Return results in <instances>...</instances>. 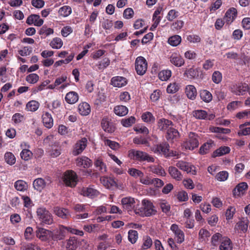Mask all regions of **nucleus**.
Returning a JSON list of instances; mask_svg holds the SVG:
<instances>
[{"instance_id":"1","label":"nucleus","mask_w":250,"mask_h":250,"mask_svg":"<svg viewBox=\"0 0 250 250\" xmlns=\"http://www.w3.org/2000/svg\"><path fill=\"white\" fill-rule=\"evenodd\" d=\"M37 215L38 218L42 224L51 225L54 222L52 214L44 207H40L37 208Z\"/></svg>"},{"instance_id":"2","label":"nucleus","mask_w":250,"mask_h":250,"mask_svg":"<svg viewBox=\"0 0 250 250\" xmlns=\"http://www.w3.org/2000/svg\"><path fill=\"white\" fill-rule=\"evenodd\" d=\"M142 204V207L140 209L141 215L150 216L156 213V210L155 209L153 204L150 201L143 200Z\"/></svg>"},{"instance_id":"3","label":"nucleus","mask_w":250,"mask_h":250,"mask_svg":"<svg viewBox=\"0 0 250 250\" xmlns=\"http://www.w3.org/2000/svg\"><path fill=\"white\" fill-rule=\"evenodd\" d=\"M63 181L66 186L74 187L78 182L77 174L73 170H67L63 174Z\"/></svg>"},{"instance_id":"4","label":"nucleus","mask_w":250,"mask_h":250,"mask_svg":"<svg viewBox=\"0 0 250 250\" xmlns=\"http://www.w3.org/2000/svg\"><path fill=\"white\" fill-rule=\"evenodd\" d=\"M135 68L137 74L142 76L146 73L147 69V62L145 58L139 56L136 59Z\"/></svg>"},{"instance_id":"5","label":"nucleus","mask_w":250,"mask_h":250,"mask_svg":"<svg viewBox=\"0 0 250 250\" xmlns=\"http://www.w3.org/2000/svg\"><path fill=\"white\" fill-rule=\"evenodd\" d=\"M199 146L198 136L193 132H190L188 139L183 143V146L186 149L193 150Z\"/></svg>"},{"instance_id":"6","label":"nucleus","mask_w":250,"mask_h":250,"mask_svg":"<svg viewBox=\"0 0 250 250\" xmlns=\"http://www.w3.org/2000/svg\"><path fill=\"white\" fill-rule=\"evenodd\" d=\"M81 195L90 198H94L97 197L99 192L95 188L94 186H90L88 187H83L80 190Z\"/></svg>"},{"instance_id":"7","label":"nucleus","mask_w":250,"mask_h":250,"mask_svg":"<svg viewBox=\"0 0 250 250\" xmlns=\"http://www.w3.org/2000/svg\"><path fill=\"white\" fill-rule=\"evenodd\" d=\"M87 140L84 137L80 140L77 142L74 146L72 154L74 156H77L81 154L87 146Z\"/></svg>"},{"instance_id":"8","label":"nucleus","mask_w":250,"mask_h":250,"mask_svg":"<svg viewBox=\"0 0 250 250\" xmlns=\"http://www.w3.org/2000/svg\"><path fill=\"white\" fill-rule=\"evenodd\" d=\"M36 235L37 237L41 240L45 241L52 237L53 233L48 229L38 227L36 231Z\"/></svg>"},{"instance_id":"9","label":"nucleus","mask_w":250,"mask_h":250,"mask_svg":"<svg viewBox=\"0 0 250 250\" xmlns=\"http://www.w3.org/2000/svg\"><path fill=\"white\" fill-rule=\"evenodd\" d=\"M176 166L180 169L186 171L188 173L196 174L195 167L188 162L179 161L176 163Z\"/></svg>"},{"instance_id":"10","label":"nucleus","mask_w":250,"mask_h":250,"mask_svg":"<svg viewBox=\"0 0 250 250\" xmlns=\"http://www.w3.org/2000/svg\"><path fill=\"white\" fill-rule=\"evenodd\" d=\"M231 92L237 95H243L249 91V87L245 83H238L231 87Z\"/></svg>"},{"instance_id":"11","label":"nucleus","mask_w":250,"mask_h":250,"mask_svg":"<svg viewBox=\"0 0 250 250\" xmlns=\"http://www.w3.org/2000/svg\"><path fill=\"white\" fill-rule=\"evenodd\" d=\"M169 144L167 143H163L159 145L155 146L152 149V150L155 153L162 154L168 157L169 156Z\"/></svg>"},{"instance_id":"12","label":"nucleus","mask_w":250,"mask_h":250,"mask_svg":"<svg viewBox=\"0 0 250 250\" xmlns=\"http://www.w3.org/2000/svg\"><path fill=\"white\" fill-rule=\"evenodd\" d=\"M170 229L174 233L176 241L178 243H182L185 240V235L184 232L181 230L176 224H172L171 226Z\"/></svg>"},{"instance_id":"13","label":"nucleus","mask_w":250,"mask_h":250,"mask_svg":"<svg viewBox=\"0 0 250 250\" xmlns=\"http://www.w3.org/2000/svg\"><path fill=\"white\" fill-rule=\"evenodd\" d=\"M158 128L161 131L168 130V128L173 126L172 121L165 118H162L157 121Z\"/></svg>"},{"instance_id":"14","label":"nucleus","mask_w":250,"mask_h":250,"mask_svg":"<svg viewBox=\"0 0 250 250\" xmlns=\"http://www.w3.org/2000/svg\"><path fill=\"white\" fill-rule=\"evenodd\" d=\"M54 213L58 217L64 219H68L71 217L70 213L67 209L59 207L54 208Z\"/></svg>"},{"instance_id":"15","label":"nucleus","mask_w":250,"mask_h":250,"mask_svg":"<svg viewBox=\"0 0 250 250\" xmlns=\"http://www.w3.org/2000/svg\"><path fill=\"white\" fill-rule=\"evenodd\" d=\"M121 203L124 209L130 211L134 208L135 201L133 198L126 197L122 199Z\"/></svg>"},{"instance_id":"16","label":"nucleus","mask_w":250,"mask_h":250,"mask_svg":"<svg viewBox=\"0 0 250 250\" xmlns=\"http://www.w3.org/2000/svg\"><path fill=\"white\" fill-rule=\"evenodd\" d=\"M26 22L29 25L34 24L35 26H40L43 24V20L40 18L39 15L33 14L27 18Z\"/></svg>"},{"instance_id":"17","label":"nucleus","mask_w":250,"mask_h":250,"mask_svg":"<svg viewBox=\"0 0 250 250\" xmlns=\"http://www.w3.org/2000/svg\"><path fill=\"white\" fill-rule=\"evenodd\" d=\"M249 223V220L247 218H243L236 224L234 229L239 233H245L248 229Z\"/></svg>"},{"instance_id":"18","label":"nucleus","mask_w":250,"mask_h":250,"mask_svg":"<svg viewBox=\"0 0 250 250\" xmlns=\"http://www.w3.org/2000/svg\"><path fill=\"white\" fill-rule=\"evenodd\" d=\"M101 126L103 130L109 133H112L115 130V127L112 122L106 118H103L101 121Z\"/></svg>"},{"instance_id":"19","label":"nucleus","mask_w":250,"mask_h":250,"mask_svg":"<svg viewBox=\"0 0 250 250\" xmlns=\"http://www.w3.org/2000/svg\"><path fill=\"white\" fill-rule=\"evenodd\" d=\"M237 14V10L234 8H231L226 13L224 20L228 23H231L235 19Z\"/></svg>"},{"instance_id":"20","label":"nucleus","mask_w":250,"mask_h":250,"mask_svg":"<svg viewBox=\"0 0 250 250\" xmlns=\"http://www.w3.org/2000/svg\"><path fill=\"white\" fill-rule=\"evenodd\" d=\"M127 83L126 79L123 77L116 76L111 80V84L115 87H121Z\"/></svg>"},{"instance_id":"21","label":"nucleus","mask_w":250,"mask_h":250,"mask_svg":"<svg viewBox=\"0 0 250 250\" xmlns=\"http://www.w3.org/2000/svg\"><path fill=\"white\" fill-rule=\"evenodd\" d=\"M76 164L78 166L87 168L92 166V161L87 157L82 156L77 159Z\"/></svg>"},{"instance_id":"22","label":"nucleus","mask_w":250,"mask_h":250,"mask_svg":"<svg viewBox=\"0 0 250 250\" xmlns=\"http://www.w3.org/2000/svg\"><path fill=\"white\" fill-rule=\"evenodd\" d=\"M170 61L171 63L177 67H180L185 63L183 58L177 54H172L170 58Z\"/></svg>"},{"instance_id":"23","label":"nucleus","mask_w":250,"mask_h":250,"mask_svg":"<svg viewBox=\"0 0 250 250\" xmlns=\"http://www.w3.org/2000/svg\"><path fill=\"white\" fill-rule=\"evenodd\" d=\"M65 100L69 104H74L79 100V95L76 92L70 91L66 94Z\"/></svg>"},{"instance_id":"24","label":"nucleus","mask_w":250,"mask_h":250,"mask_svg":"<svg viewBox=\"0 0 250 250\" xmlns=\"http://www.w3.org/2000/svg\"><path fill=\"white\" fill-rule=\"evenodd\" d=\"M168 171L171 177L177 181H180L183 178V175L178 169L173 166L168 167Z\"/></svg>"},{"instance_id":"25","label":"nucleus","mask_w":250,"mask_h":250,"mask_svg":"<svg viewBox=\"0 0 250 250\" xmlns=\"http://www.w3.org/2000/svg\"><path fill=\"white\" fill-rule=\"evenodd\" d=\"M78 111L83 116L88 115L91 112L90 106L86 102L82 103L78 106Z\"/></svg>"},{"instance_id":"26","label":"nucleus","mask_w":250,"mask_h":250,"mask_svg":"<svg viewBox=\"0 0 250 250\" xmlns=\"http://www.w3.org/2000/svg\"><path fill=\"white\" fill-rule=\"evenodd\" d=\"M42 120L44 126L50 128L53 125V120L51 115L48 112H45L42 115Z\"/></svg>"},{"instance_id":"27","label":"nucleus","mask_w":250,"mask_h":250,"mask_svg":"<svg viewBox=\"0 0 250 250\" xmlns=\"http://www.w3.org/2000/svg\"><path fill=\"white\" fill-rule=\"evenodd\" d=\"M220 250H232V244L230 239L228 237H225L221 240V244L219 246Z\"/></svg>"},{"instance_id":"28","label":"nucleus","mask_w":250,"mask_h":250,"mask_svg":"<svg viewBox=\"0 0 250 250\" xmlns=\"http://www.w3.org/2000/svg\"><path fill=\"white\" fill-rule=\"evenodd\" d=\"M185 92L188 98L193 100L197 96V90L194 86L192 85H188L185 89Z\"/></svg>"},{"instance_id":"29","label":"nucleus","mask_w":250,"mask_h":250,"mask_svg":"<svg viewBox=\"0 0 250 250\" xmlns=\"http://www.w3.org/2000/svg\"><path fill=\"white\" fill-rule=\"evenodd\" d=\"M33 185L36 190L41 191L45 188L46 183L44 179L39 178L34 181Z\"/></svg>"},{"instance_id":"30","label":"nucleus","mask_w":250,"mask_h":250,"mask_svg":"<svg viewBox=\"0 0 250 250\" xmlns=\"http://www.w3.org/2000/svg\"><path fill=\"white\" fill-rule=\"evenodd\" d=\"M148 168L149 169V171L157 175L164 176L166 174L164 169L161 166L150 165L149 166Z\"/></svg>"},{"instance_id":"31","label":"nucleus","mask_w":250,"mask_h":250,"mask_svg":"<svg viewBox=\"0 0 250 250\" xmlns=\"http://www.w3.org/2000/svg\"><path fill=\"white\" fill-rule=\"evenodd\" d=\"M179 137V133L178 131L174 128L173 126L168 128L167 133V140H172L176 139Z\"/></svg>"},{"instance_id":"32","label":"nucleus","mask_w":250,"mask_h":250,"mask_svg":"<svg viewBox=\"0 0 250 250\" xmlns=\"http://www.w3.org/2000/svg\"><path fill=\"white\" fill-rule=\"evenodd\" d=\"M114 113L119 116H124L126 115L128 112V108L124 105H117L114 107Z\"/></svg>"},{"instance_id":"33","label":"nucleus","mask_w":250,"mask_h":250,"mask_svg":"<svg viewBox=\"0 0 250 250\" xmlns=\"http://www.w3.org/2000/svg\"><path fill=\"white\" fill-rule=\"evenodd\" d=\"M78 247V242L75 237H71L67 242V250H76Z\"/></svg>"},{"instance_id":"34","label":"nucleus","mask_w":250,"mask_h":250,"mask_svg":"<svg viewBox=\"0 0 250 250\" xmlns=\"http://www.w3.org/2000/svg\"><path fill=\"white\" fill-rule=\"evenodd\" d=\"M40 104L38 102L34 100L28 102L26 105V109L29 111H35L39 107Z\"/></svg>"},{"instance_id":"35","label":"nucleus","mask_w":250,"mask_h":250,"mask_svg":"<svg viewBox=\"0 0 250 250\" xmlns=\"http://www.w3.org/2000/svg\"><path fill=\"white\" fill-rule=\"evenodd\" d=\"M171 76V71L168 69L163 70L158 74L159 78L162 81L168 80Z\"/></svg>"},{"instance_id":"36","label":"nucleus","mask_w":250,"mask_h":250,"mask_svg":"<svg viewBox=\"0 0 250 250\" xmlns=\"http://www.w3.org/2000/svg\"><path fill=\"white\" fill-rule=\"evenodd\" d=\"M94 165L101 173H104L106 171V167L105 164L100 159H97Z\"/></svg>"},{"instance_id":"37","label":"nucleus","mask_w":250,"mask_h":250,"mask_svg":"<svg viewBox=\"0 0 250 250\" xmlns=\"http://www.w3.org/2000/svg\"><path fill=\"white\" fill-rule=\"evenodd\" d=\"M200 96L201 99L206 103H209L212 99V94L207 90L201 91Z\"/></svg>"},{"instance_id":"38","label":"nucleus","mask_w":250,"mask_h":250,"mask_svg":"<svg viewBox=\"0 0 250 250\" xmlns=\"http://www.w3.org/2000/svg\"><path fill=\"white\" fill-rule=\"evenodd\" d=\"M193 116L196 119L205 120L208 117V113L204 110H196L193 112Z\"/></svg>"},{"instance_id":"39","label":"nucleus","mask_w":250,"mask_h":250,"mask_svg":"<svg viewBox=\"0 0 250 250\" xmlns=\"http://www.w3.org/2000/svg\"><path fill=\"white\" fill-rule=\"evenodd\" d=\"M230 151L229 147L228 146L220 147L219 148L216 149L213 153V157H217L223 155L224 154L229 153Z\"/></svg>"},{"instance_id":"40","label":"nucleus","mask_w":250,"mask_h":250,"mask_svg":"<svg viewBox=\"0 0 250 250\" xmlns=\"http://www.w3.org/2000/svg\"><path fill=\"white\" fill-rule=\"evenodd\" d=\"M142 119L147 123H153L155 122V117L150 112L144 113L142 115Z\"/></svg>"},{"instance_id":"41","label":"nucleus","mask_w":250,"mask_h":250,"mask_svg":"<svg viewBox=\"0 0 250 250\" xmlns=\"http://www.w3.org/2000/svg\"><path fill=\"white\" fill-rule=\"evenodd\" d=\"M5 162L9 165H13L16 163V158L11 152H7L4 156Z\"/></svg>"},{"instance_id":"42","label":"nucleus","mask_w":250,"mask_h":250,"mask_svg":"<svg viewBox=\"0 0 250 250\" xmlns=\"http://www.w3.org/2000/svg\"><path fill=\"white\" fill-rule=\"evenodd\" d=\"M62 45L63 42L59 38H54L50 43V45L54 49H60Z\"/></svg>"},{"instance_id":"43","label":"nucleus","mask_w":250,"mask_h":250,"mask_svg":"<svg viewBox=\"0 0 250 250\" xmlns=\"http://www.w3.org/2000/svg\"><path fill=\"white\" fill-rule=\"evenodd\" d=\"M132 154L134 158L138 161H144L146 152L139 150H132Z\"/></svg>"},{"instance_id":"44","label":"nucleus","mask_w":250,"mask_h":250,"mask_svg":"<svg viewBox=\"0 0 250 250\" xmlns=\"http://www.w3.org/2000/svg\"><path fill=\"white\" fill-rule=\"evenodd\" d=\"M169 44L173 46H176L181 42V37L179 35L171 36L168 39Z\"/></svg>"},{"instance_id":"45","label":"nucleus","mask_w":250,"mask_h":250,"mask_svg":"<svg viewBox=\"0 0 250 250\" xmlns=\"http://www.w3.org/2000/svg\"><path fill=\"white\" fill-rule=\"evenodd\" d=\"M248 185L245 182H242L239 184L234 189V194H239L241 192L246 190L248 188Z\"/></svg>"},{"instance_id":"46","label":"nucleus","mask_w":250,"mask_h":250,"mask_svg":"<svg viewBox=\"0 0 250 250\" xmlns=\"http://www.w3.org/2000/svg\"><path fill=\"white\" fill-rule=\"evenodd\" d=\"M135 118L133 116L126 119H123L121 120L122 125L126 127H129L134 124L135 122Z\"/></svg>"},{"instance_id":"47","label":"nucleus","mask_w":250,"mask_h":250,"mask_svg":"<svg viewBox=\"0 0 250 250\" xmlns=\"http://www.w3.org/2000/svg\"><path fill=\"white\" fill-rule=\"evenodd\" d=\"M71 12V8L69 6H63L61 7L59 11L60 15L64 17L68 16Z\"/></svg>"},{"instance_id":"48","label":"nucleus","mask_w":250,"mask_h":250,"mask_svg":"<svg viewBox=\"0 0 250 250\" xmlns=\"http://www.w3.org/2000/svg\"><path fill=\"white\" fill-rule=\"evenodd\" d=\"M15 188L19 191H24L26 189V183L23 180H18L14 184Z\"/></svg>"},{"instance_id":"49","label":"nucleus","mask_w":250,"mask_h":250,"mask_svg":"<svg viewBox=\"0 0 250 250\" xmlns=\"http://www.w3.org/2000/svg\"><path fill=\"white\" fill-rule=\"evenodd\" d=\"M128 240L132 243H135L138 239V232L135 230H130L128 232Z\"/></svg>"},{"instance_id":"50","label":"nucleus","mask_w":250,"mask_h":250,"mask_svg":"<svg viewBox=\"0 0 250 250\" xmlns=\"http://www.w3.org/2000/svg\"><path fill=\"white\" fill-rule=\"evenodd\" d=\"M53 30L51 28H48L46 26H43L40 30L39 34L46 37L53 33Z\"/></svg>"},{"instance_id":"51","label":"nucleus","mask_w":250,"mask_h":250,"mask_svg":"<svg viewBox=\"0 0 250 250\" xmlns=\"http://www.w3.org/2000/svg\"><path fill=\"white\" fill-rule=\"evenodd\" d=\"M179 89L178 84L176 83H173L168 85L167 91L168 93H175L178 91Z\"/></svg>"},{"instance_id":"52","label":"nucleus","mask_w":250,"mask_h":250,"mask_svg":"<svg viewBox=\"0 0 250 250\" xmlns=\"http://www.w3.org/2000/svg\"><path fill=\"white\" fill-rule=\"evenodd\" d=\"M32 154V152L30 150L24 149L21 151L20 155L22 159L28 161L31 158Z\"/></svg>"},{"instance_id":"53","label":"nucleus","mask_w":250,"mask_h":250,"mask_svg":"<svg viewBox=\"0 0 250 250\" xmlns=\"http://www.w3.org/2000/svg\"><path fill=\"white\" fill-rule=\"evenodd\" d=\"M222 79V75L221 72L218 71H214L212 75V81L216 83H219Z\"/></svg>"},{"instance_id":"54","label":"nucleus","mask_w":250,"mask_h":250,"mask_svg":"<svg viewBox=\"0 0 250 250\" xmlns=\"http://www.w3.org/2000/svg\"><path fill=\"white\" fill-rule=\"evenodd\" d=\"M184 75L189 79H193L198 75V71L196 69L191 68L186 70Z\"/></svg>"},{"instance_id":"55","label":"nucleus","mask_w":250,"mask_h":250,"mask_svg":"<svg viewBox=\"0 0 250 250\" xmlns=\"http://www.w3.org/2000/svg\"><path fill=\"white\" fill-rule=\"evenodd\" d=\"M25 119L24 116L19 113L14 114L12 117V121L15 124H19L23 122Z\"/></svg>"},{"instance_id":"56","label":"nucleus","mask_w":250,"mask_h":250,"mask_svg":"<svg viewBox=\"0 0 250 250\" xmlns=\"http://www.w3.org/2000/svg\"><path fill=\"white\" fill-rule=\"evenodd\" d=\"M128 172L131 176L135 178H140L144 176V173L141 171L136 168H130L128 169Z\"/></svg>"},{"instance_id":"57","label":"nucleus","mask_w":250,"mask_h":250,"mask_svg":"<svg viewBox=\"0 0 250 250\" xmlns=\"http://www.w3.org/2000/svg\"><path fill=\"white\" fill-rule=\"evenodd\" d=\"M229 176V173L226 171H220L216 175V179L219 181H226Z\"/></svg>"},{"instance_id":"58","label":"nucleus","mask_w":250,"mask_h":250,"mask_svg":"<svg viewBox=\"0 0 250 250\" xmlns=\"http://www.w3.org/2000/svg\"><path fill=\"white\" fill-rule=\"evenodd\" d=\"M26 80L30 83H35L39 80V76L35 73H32L26 77Z\"/></svg>"},{"instance_id":"59","label":"nucleus","mask_w":250,"mask_h":250,"mask_svg":"<svg viewBox=\"0 0 250 250\" xmlns=\"http://www.w3.org/2000/svg\"><path fill=\"white\" fill-rule=\"evenodd\" d=\"M210 130L213 132L223 134H228L230 132V130L229 128H224L220 127H212L210 128Z\"/></svg>"},{"instance_id":"60","label":"nucleus","mask_w":250,"mask_h":250,"mask_svg":"<svg viewBox=\"0 0 250 250\" xmlns=\"http://www.w3.org/2000/svg\"><path fill=\"white\" fill-rule=\"evenodd\" d=\"M223 237H222V235L221 234L219 233H216L214 234L211 238V243L212 245L216 246L218 244V242L219 241L221 242V240Z\"/></svg>"},{"instance_id":"61","label":"nucleus","mask_w":250,"mask_h":250,"mask_svg":"<svg viewBox=\"0 0 250 250\" xmlns=\"http://www.w3.org/2000/svg\"><path fill=\"white\" fill-rule=\"evenodd\" d=\"M212 144L213 142H208L204 144L200 148V153L202 154L207 153L208 151L212 146Z\"/></svg>"},{"instance_id":"62","label":"nucleus","mask_w":250,"mask_h":250,"mask_svg":"<svg viewBox=\"0 0 250 250\" xmlns=\"http://www.w3.org/2000/svg\"><path fill=\"white\" fill-rule=\"evenodd\" d=\"M32 47L29 46H26L22 48L21 50H19V53L21 56H26L29 55L32 52Z\"/></svg>"},{"instance_id":"63","label":"nucleus","mask_w":250,"mask_h":250,"mask_svg":"<svg viewBox=\"0 0 250 250\" xmlns=\"http://www.w3.org/2000/svg\"><path fill=\"white\" fill-rule=\"evenodd\" d=\"M245 125H240V130L238 132L239 136L247 135L250 134V127L245 128Z\"/></svg>"},{"instance_id":"64","label":"nucleus","mask_w":250,"mask_h":250,"mask_svg":"<svg viewBox=\"0 0 250 250\" xmlns=\"http://www.w3.org/2000/svg\"><path fill=\"white\" fill-rule=\"evenodd\" d=\"M152 244V241L150 237L146 236L144 238V242L142 246V249L146 250L149 248Z\"/></svg>"}]
</instances>
